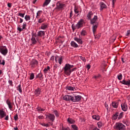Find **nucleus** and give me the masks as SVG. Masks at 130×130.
I'll list each match as a JSON object with an SVG mask.
<instances>
[{
  "label": "nucleus",
  "instance_id": "39",
  "mask_svg": "<svg viewBox=\"0 0 130 130\" xmlns=\"http://www.w3.org/2000/svg\"><path fill=\"white\" fill-rule=\"evenodd\" d=\"M79 59H81V60H83L84 62H86V58L85 57H83L82 56H80L79 57Z\"/></svg>",
  "mask_w": 130,
  "mask_h": 130
},
{
  "label": "nucleus",
  "instance_id": "10",
  "mask_svg": "<svg viewBox=\"0 0 130 130\" xmlns=\"http://www.w3.org/2000/svg\"><path fill=\"white\" fill-rule=\"evenodd\" d=\"M98 18V17H97V16L94 15L93 19H90V24H91V25H94V24L95 25H96V24H97L96 21H97Z\"/></svg>",
  "mask_w": 130,
  "mask_h": 130
},
{
  "label": "nucleus",
  "instance_id": "27",
  "mask_svg": "<svg viewBox=\"0 0 130 130\" xmlns=\"http://www.w3.org/2000/svg\"><path fill=\"white\" fill-rule=\"evenodd\" d=\"M41 14H42V11H39L37 13L36 18L37 19H39V18H40V16H41Z\"/></svg>",
  "mask_w": 130,
  "mask_h": 130
},
{
  "label": "nucleus",
  "instance_id": "36",
  "mask_svg": "<svg viewBox=\"0 0 130 130\" xmlns=\"http://www.w3.org/2000/svg\"><path fill=\"white\" fill-rule=\"evenodd\" d=\"M117 78L119 81L122 80V74L121 73L119 74L117 76Z\"/></svg>",
  "mask_w": 130,
  "mask_h": 130
},
{
  "label": "nucleus",
  "instance_id": "42",
  "mask_svg": "<svg viewBox=\"0 0 130 130\" xmlns=\"http://www.w3.org/2000/svg\"><path fill=\"white\" fill-rule=\"evenodd\" d=\"M72 30L73 31H75V30H76V29H78V27L77 26V24L76 25H75L74 24H72Z\"/></svg>",
  "mask_w": 130,
  "mask_h": 130
},
{
  "label": "nucleus",
  "instance_id": "6",
  "mask_svg": "<svg viewBox=\"0 0 130 130\" xmlns=\"http://www.w3.org/2000/svg\"><path fill=\"white\" fill-rule=\"evenodd\" d=\"M65 6L66 5L64 4L61 3L60 2H57L56 4V7L55 8V9L62 10V9L64 8Z\"/></svg>",
  "mask_w": 130,
  "mask_h": 130
},
{
  "label": "nucleus",
  "instance_id": "31",
  "mask_svg": "<svg viewBox=\"0 0 130 130\" xmlns=\"http://www.w3.org/2000/svg\"><path fill=\"white\" fill-rule=\"evenodd\" d=\"M68 121L69 122V123H71V124H73L75 122V121L74 120V119H73L71 118H69L68 119Z\"/></svg>",
  "mask_w": 130,
  "mask_h": 130
},
{
  "label": "nucleus",
  "instance_id": "7",
  "mask_svg": "<svg viewBox=\"0 0 130 130\" xmlns=\"http://www.w3.org/2000/svg\"><path fill=\"white\" fill-rule=\"evenodd\" d=\"M46 118H49L52 122H53L55 119V116L52 114H49L46 115Z\"/></svg>",
  "mask_w": 130,
  "mask_h": 130
},
{
  "label": "nucleus",
  "instance_id": "51",
  "mask_svg": "<svg viewBox=\"0 0 130 130\" xmlns=\"http://www.w3.org/2000/svg\"><path fill=\"white\" fill-rule=\"evenodd\" d=\"M126 36H127V37H129V36H130V30H128L127 31Z\"/></svg>",
  "mask_w": 130,
  "mask_h": 130
},
{
  "label": "nucleus",
  "instance_id": "32",
  "mask_svg": "<svg viewBox=\"0 0 130 130\" xmlns=\"http://www.w3.org/2000/svg\"><path fill=\"white\" fill-rule=\"evenodd\" d=\"M17 90L19 91L20 93H22V86L21 84H19L18 87H17Z\"/></svg>",
  "mask_w": 130,
  "mask_h": 130
},
{
  "label": "nucleus",
  "instance_id": "26",
  "mask_svg": "<svg viewBox=\"0 0 130 130\" xmlns=\"http://www.w3.org/2000/svg\"><path fill=\"white\" fill-rule=\"evenodd\" d=\"M118 115H119L118 112H117L115 114H113L112 116V119H114V120L117 119V118L118 117Z\"/></svg>",
  "mask_w": 130,
  "mask_h": 130
},
{
  "label": "nucleus",
  "instance_id": "8",
  "mask_svg": "<svg viewBox=\"0 0 130 130\" xmlns=\"http://www.w3.org/2000/svg\"><path fill=\"white\" fill-rule=\"evenodd\" d=\"M84 20L80 19V21L76 24L77 29H80V28L83 27V25H84Z\"/></svg>",
  "mask_w": 130,
  "mask_h": 130
},
{
  "label": "nucleus",
  "instance_id": "11",
  "mask_svg": "<svg viewBox=\"0 0 130 130\" xmlns=\"http://www.w3.org/2000/svg\"><path fill=\"white\" fill-rule=\"evenodd\" d=\"M5 116H7V113L4 111V109L0 110V117L4 118Z\"/></svg>",
  "mask_w": 130,
  "mask_h": 130
},
{
  "label": "nucleus",
  "instance_id": "50",
  "mask_svg": "<svg viewBox=\"0 0 130 130\" xmlns=\"http://www.w3.org/2000/svg\"><path fill=\"white\" fill-rule=\"evenodd\" d=\"M74 12L75 14H78L79 13V11H78V8L75 7Z\"/></svg>",
  "mask_w": 130,
  "mask_h": 130
},
{
  "label": "nucleus",
  "instance_id": "54",
  "mask_svg": "<svg viewBox=\"0 0 130 130\" xmlns=\"http://www.w3.org/2000/svg\"><path fill=\"white\" fill-rule=\"evenodd\" d=\"M42 126H43L48 127V126H49V124L43 123V124H42Z\"/></svg>",
  "mask_w": 130,
  "mask_h": 130
},
{
  "label": "nucleus",
  "instance_id": "22",
  "mask_svg": "<svg viewBox=\"0 0 130 130\" xmlns=\"http://www.w3.org/2000/svg\"><path fill=\"white\" fill-rule=\"evenodd\" d=\"M93 12H92V11H90L88 13L87 17L89 20H91V18H92V17H93Z\"/></svg>",
  "mask_w": 130,
  "mask_h": 130
},
{
  "label": "nucleus",
  "instance_id": "18",
  "mask_svg": "<svg viewBox=\"0 0 130 130\" xmlns=\"http://www.w3.org/2000/svg\"><path fill=\"white\" fill-rule=\"evenodd\" d=\"M75 89H76L74 87H73V86H71L70 85H68L67 87H66V90L68 92V91H74V90H75Z\"/></svg>",
  "mask_w": 130,
  "mask_h": 130
},
{
  "label": "nucleus",
  "instance_id": "40",
  "mask_svg": "<svg viewBox=\"0 0 130 130\" xmlns=\"http://www.w3.org/2000/svg\"><path fill=\"white\" fill-rule=\"evenodd\" d=\"M101 77V75L100 74H98V75H94L93 78L95 79V80H97V79H100V77Z\"/></svg>",
  "mask_w": 130,
  "mask_h": 130
},
{
  "label": "nucleus",
  "instance_id": "38",
  "mask_svg": "<svg viewBox=\"0 0 130 130\" xmlns=\"http://www.w3.org/2000/svg\"><path fill=\"white\" fill-rule=\"evenodd\" d=\"M53 113H54L55 115L56 116V117H58L59 116V115L58 114V112H57V110H55L53 111Z\"/></svg>",
  "mask_w": 130,
  "mask_h": 130
},
{
  "label": "nucleus",
  "instance_id": "20",
  "mask_svg": "<svg viewBox=\"0 0 130 130\" xmlns=\"http://www.w3.org/2000/svg\"><path fill=\"white\" fill-rule=\"evenodd\" d=\"M51 2V0H45V2L44 3L43 5V7H47V6H48L49 4H50V2Z\"/></svg>",
  "mask_w": 130,
  "mask_h": 130
},
{
  "label": "nucleus",
  "instance_id": "49",
  "mask_svg": "<svg viewBox=\"0 0 130 130\" xmlns=\"http://www.w3.org/2000/svg\"><path fill=\"white\" fill-rule=\"evenodd\" d=\"M116 2V0H112V7L113 8H114V4H115V3Z\"/></svg>",
  "mask_w": 130,
  "mask_h": 130
},
{
  "label": "nucleus",
  "instance_id": "34",
  "mask_svg": "<svg viewBox=\"0 0 130 130\" xmlns=\"http://www.w3.org/2000/svg\"><path fill=\"white\" fill-rule=\"evenodd\" d=\"M122 117H123V112H121V113H119L118 119H121V118H122Z\"/></svg>",
  "mask_w": 130,
  "mask_h": 130
},
{
  "label": "nucleus",
  "instance_id": "1",
  "mask_svg": "<svg viewBox=\"0 0 130 130\" xmlns=\"http://www.w3.org/2000/svg\"><path fill=\"white\" fill-rule=\"evenodd\" d=\"M63 100L66 101H72V102H80L82 99V96L78 95V92H74L73 94L66 95L63 97Z\"/></svg>",
  "mask_w": 130,
  "mask_h": 130
},
{
  "label": "nucleus",
  "instance_id": "30",
  "mask_svg": "<svg viewBox=\"0 0 130 130\" xmlns=\"http://www.w3.org/2000/svg\"><path fill=\"white\" fill-rule=\"evenodd\" d=\"M45 21V19L43 18H41L40 19H38V23H39L40 24H41L42 23H43V22Z\"/></svg>",
  "mask_w": 130,
  "mask_h": 130
},
{
  "label": "nucleus",
  "instance_id": "23",
  "mask_svg": "<svg viewBox=\"0 0 130 130\" xmlns=\"http://www.w3.org/2000/svg\"><path fill=\"white\" fill-rule=\"evenodd\" d=\"M48 27L47 24L46 23H43L41 25V28L42 30H45Z\"/></svg>",
  "mask_w": 130,
  "mask_h": 130
},
{
  "label": "nucleus",
  "instance_id": "15",
  "mask_svg": "<svg viewBox=\"0 0 130 130\" xmlns=\"http://www.w3.org/2000/svg\"><path fill=\"white\" fill-rule=\"evenodd\" d=\"M41 93V89L39 88H37L35 91V95H36V96H39Z\"/></svg>",
  "mask_w": 130,
  "mask_h": 130
},
{
  "label": "nucleus",
  "instance_id": "3",
  "mask_svg": "<svg viewBox=\"0 0 130 130\" xmlns=\"http://www.w3.org/2000/svg\"><path fill=\"white\" fill-rule=\"evenodd\" d=\"M114 128L116 130H125V125L121 123H117L114 126Z\"/></svg>",
  "mask_w": 130,
  "mask_h": 130
},
{
  "label": "nucleus",
  "instance_id": "19",
  "mask_svg": "<svg viewBox=\"0 0 130 130\" xmlns=\"http://www.w3.org/2000/svg\"><path fill=\"white\" fill-rule=\"evenodd\" d=\"M119 103L117 102H113L112 103V106L114 107V108H117L118 107Z\"/></svg>",
  "mask_w": 130,
  "mask_h": 130
},
{
  "label": "nucleus",
  "instance_id": "41",
  "mask_svg": "<svg viewBox=\"0 0 130 130\" xmlns=\"http://www.w3.org/2000/svg\"><path fill=\"white\" fill-rule=\"evenodd\" d=\"M94 36L95 37V39H99V38H100V37H101V34H99L95 36L94 35Z\"/></svg>",
  "mask_w": 130,
  "mask_h": 130
},
{
  "label": "nucleus",
  "instance_id": "13",
  "mask_svg": "<svg viewBox=\"0 0 130 130\" xmlns=\"http://www.w3.org/2000/svg\"><path fill=\"white\" fill-rule=\"evenodd\" d=\"M121 107L122 108V110L123 111H127V106L125 103H122L121 104Z\"/></svg>",
  "mask_w": 130,
  "mask_h": 130
},
{
  "label": "nucleus",
  "instance_id": "45",
  "mask_svg": "<svg viewBox=\"0 0 130 130\" xmlns=\"http://www.w3.org/2000/svg\"><path fill=\"white\" fill-rule=\"evenodd\" d=\"M18 16H19V17H21V18H24V17L25 16V13H19L18 14Z\"/></svg>",
  "mask_w": 130,
  "mask_h": 130
},
{
  "label": "nucleus",
  "instance_id": "29",
  "mask_svg": "<svg viewBox=\"0 0 130 130\" xmlns=\"http://www.w3.org/2000/svg\"><path fill=\"white\" fill-rule=\"evenodd\" d=\"M50 70V67L49 66H47V68H45L44 70V72L45 74H47L48 71Z\"/></svg>",
  "mask_w": 130,
  "mask_h": 130
},
{
  "label": "nucleus",
  "instance_id": "9",
  "mask_svg": "<svg viewBox=\"0 0 130 130\" xmlns=\"http://www.w3.org/2000/svg\"><path fill=\"white\" fill-rule=\"evenodd\" d=\"M27 27V23L24 22L22 25V28L21 27L18 26L17 30L18 31H19V32H22L24 29H26V27Z\"/></svg>",
  "mask_w": 130,
  "mask_h": 130
},
{
  "label": "nucleus",
  "instance_id": "56",
  "mask_svg": "<svg viewBox=\"0 0 130 130\" xmlns=\"http://www.w3.org/2000/svg\"><path fill=\"white\" fill-rule=\"evenodd\" d=\"M77 70L76 68H73V69H71L70 72L71 74L72 73V72H74V71H76Z\"/></svg>",
  "mask_w": 130,
  "mask_h": 130
},
{
  "label": "nucleus",
  "instance_id": "64",
  "mask_svg": "<svg viewBox=\"0 0 130 130\" xmlns=\"http://www.w3.org/2000/svg\"><path fill=\"white\" fill-rule=\"evenodd\" d=\"M64 130H71V129L70 128V127H67L65 128Z\"/></svg>",
  "mask_w": 130,
  "mask_h": 130
},
{
  "label": "nucleus",
  "instance_id": "17",
  "mask_svg": "<svg viewBox=\"0 0 130 130\" xmlns=\"http://www.w3.org/2000/svg\"><path fill=\"white\" fill-rule=\"evenodd\" d=\"M45 35V32L44 31L40 30L38 32V36L39 37H42Z\"/></svg>",
  "mask_w": 130,
  "mask_h": 130
},
{
  "label": "nucleus",
  "instance_id": "5",
  "mask_svg": "<svg viewBox=\"0 0 130 130\" xmlns=\"http://www.w3.org/2000/svg\"><path fill=\"white\" fill-rule=\"evenodd\" d=\"M38 64V61L36 60V59H32L30 63V66L32 69H34V68H36L37 67Z\"/></svg>",
  "mask_w": 130,
  "mask_h": 130
},
{
  "label": "nucleus",
  "instance_id": "46",
  "mask_svg": "<svg viewBox=\"0 0 130 130\" xmlns=\"http://www.w3.org/2000/svg\"><path fill=\"white\" fill-rule=\"evenodd\" d=\"M81 34L82 36H85V35L87 34V32L85 30H82Z\"/></svg>",
  "mask_w": 130,
  "mask_h": 130
},
{
  "label": "nucleus",
  "instance_id": "37",
  "mask_svg": "<svg viewBox=\"0 0 130 130\" xmlns=\"http://www.w3.org/2000/svg\"><path fill=\"white\" fill-rule=\"evenodd\" d=\"M97 124H98V127H99V128H100L102 126H103V123H102V122H101V121L98 122Z\"/></svg>",
  "mask_w": 130,
  "mask_h": 130
},
{
  "label": "nucleus",
  "instance_id": "35",
  "mask_svg": "<svg viewBox=\"0 0 130 130\" xmlns=\"http://www.w3.org/2000/svg\"><path fill=\"white\" fill-rule=\"evenodd\" d=\"M71 126L74 130H79L78 126L75 124L72 125Z\"/></svg>",
  "mask_w": 130,
  "mask_h": 130
},
{
  "label": "nucleus",
  "instance_id": "43",
  "mask_svg": "<svg viewBox=\"0 0 130 130\" xmlns=\"http://www.w3.org/2000/svg\"><path fill=\"white\" fill-rule=\"evenodd\" d=\"M37 110L38 111L42 112V111H44L45 110H44V109H42L41 107H38V108H37Z\"/></svg>",
  "mask_w": 130,
  "mask_h": 130
},
{
  "label": "nucleus",
  "instance_id": "53",
  "mask_svg": "<svg viewBox=\"0 0 130 130\" xmlns=\"http://www.w3.org/2000/svg\"><path fill=\"white\" fill-rule=\"evenodd\" d=\"M18 114H16L14 116V119H15V120H18Z\"/></svg>",
  "mask_w": 130,
  "mask_h": 130
},
{
  "label": "nucleus",
  "instance_id": "58",
  "mask_svg": "<svg viewBox=\"0 0 130 130\" xmlns=\"http://www.w3.org/2000/svg\"><path fill=\"white\" fill-rule=\"evenodd\" d=\"M7 6L9 8H12V4L11 3H8Z\"/></svg>",
  "mask_w": 130,
  "mask_h": 130
},
{
  "label": "nucleus",
  "instance_id": "57",
  "mask_svg": "<svg viewBox=\"0 0 130 130\" xmlns=\"http://www.w3.org/2000/svg\"><path fill=\"white\" fill-rule=\"evenodd\" d=\"M91 130H100V129L98 128L97 127H93Z\"/></svg>",
  "mask_w": 130,
  "mask_h": 130
},
{
  "label": "nucleus",
  "instance_id": "63",
  "mask_svg": "<svg viewBox=\"0 0 130 130\" xmlns=\"http://www.w3.org/2000/svg\"><path fill=\"white\" fill-rule=\"evenodd\" d=\"M38 118H39V119H42V118H43V116H39L38 117Z\"/></svg>",
  "mask_w": 130,
  "mask_h": 130
},
{
  "label": "nucleus",
  "instance_id": "61",
  "mask_svg": "<svg viewBox=\"0 0 130 130\" xmlns=\"http://www.w3.org/2000/svg\"><path fill=\"white\" fill-rule=\"evenodd\" d=\"M5 120H9V116H6V117L5 118Z\"/></svg>",
  "mask_w": 130,
  "mask_h": 130
},
{
  "label": "nucleus",
  "instance_id": "25",
  "mask_svg": "<svg viewBox=\"0 0 130 130\" xmlns=\"http://www.w3.org/2000/svg\"><path fill=\"white\" fill-rule=\"evenodd\" d=\"M93 119H95V120H100V116L98 115H93L92 116Z\"/></svg>",
  "mask_w": 130,
  "mask_h": 130
},
{
  "label": "nucleus",
  "instance_id": "33",
  "mask_svg": "<svg viewBox=\"0 0 130 130\" xmlns=\"http://www.w3.org/2000/svg\"><path fill=\"white\" fill-rule=\"evenodd\" d=\"M24 19L25 21H29V20H31V17H30V16L26 15L25 16Z\"/></svg>",
  "mask_w": 130,
  "mask_h": 130
},
{
  "label": "nucleus",
  "instance_id": "59",
  "mask_svg": "<svg viewBox=\"0 0 130 130\" xmlns=\"http://www.w3.org/2000/svg\"><path fill=\"white\" fill-rule=\"evenodd\" d=\"M19 20H20V21H19L20 24H22V23H23V19L19 18Z\"/></svg>",
  "mask_w": 130,
  "mask_h": 130
},
{
  "label": "nucleus",
  "instance_id": "52",
  "mask_svg": "<svg viewBox=\"0 0 130 130\" xmlns=\"http://www.w3.org/2000/svg\"><path fill=\"white\" fill-rule=\"evenodd\" d=\"M61 60H62L61 57H59L58 58V62H59V64H61Z\"/></svg>",
  "mask_w": 130,
  "mask_h": 130
},
{
  "label": "nucleus",
  "instance_id": "2",
  "mask_svg": "<svg viewBox=\"0 0 130 130\" xmlns=\"http://www.w3.org/2000/svg\"><path fill=\"white\" fill-rule=\"evenodd\" d=\"M73 68H74L73 65H71L69 63L66 64L64 68V72L65 75H67V76H70L71 69H73Z\"/></svg>",
  "mask_w": 130,
  "mask_h": 130
},
{
  "label": "nucleus",
  "instance_id": "14",
  "mask_svg": "<svg viewBox=\"0 0 130 130\" xmlns=\"http://www.w3.org/2000/svg\"><path fill=\"white\" fill-rule=\"evenodd\" d=\"M6 103L7 105L8 106V107L10 110H12L13 109V105H14V103H11L9 100H7L6 101Z\"/></svg>",
  "mask_w": 130,
  "mask_h": 130
},
{
  "label": "nucleus",
  "instance_id": "47",
  "mask_svg": "<svg viewBox=\"0 0 130 130\" xmlns=\"http://www.w3.org/2000/svg\"><path fill=\"white\" fill-rule=\"evenodd\" d=\"M8 83L10 85V86H11L12 87H13V86H14V84H13V81L9 80L8 81Z\"/></svg>",
  "mask_w": 130,
  "mask_h": 130
},
{
  "label": "nucleus",
  "instance_id": "44",
  "mask_svg": "<svg viewBox=\"0 0 130 130\" xmlns=\"http://www.w3.org/2000/svg\"><path fill=\"white\" fill-rule=\"evenodd\" d=\"M35 75L34 73H31L30 75L29 80H33L34 79Z\"/></svg>",
  "mask_w": 130,
  "mask_h": 130
},
{
  "label": "nucleus",
  "instance_id": "48",
  "mask_svg": "<svg viewBox=\"0 0 130 130\" xmlns=\"http://www.w3.org/2000/svg\"><path fill=\"white\" fill-rule=\"evenodd\" d=\"M42 74L41 73H39L37 76V78H42Z\"/></svg>",
  "mask_w": 130,
  "mask_h": 130
},
{
  "label": "nucleus",
  "instance_id": "4",
  "mask_svg": "<svg viewBox=\"0 0 130 130\" xmlns=\"http://www.w3.org/2000/svg\"><path fill=\"white\" fill-rule=\"evenodd\" d=\"M8 48L6 46H0V52L3 55L6 56L8 54Z\"/></svg>",
  "mask_w": 130,
  "mask_h": 130
},
{
  "label": "nucleus",
  "instance_id": "62",
  "mask_svg": "<svg viewBox=\"0 0 130 130\" xmlns=\"http://www.w3.org/2000/svg\"><path fill=\"white\" fill-rule=\"evenodd\" d=\"M121 60L123 63H124V62H125V59H124L123 58H121Z\"/></svg>",
  "mask_w": 130,
  "mask_h": 130
},
{
  "label": "nucleus",
  "instance_id": "21",
  "mask_svg": "<svg viewBox=\"0 0 130 130\" xmlns=\"http://www.w3.org/2000/svg\"><path fill=\"white\" fill-rule=\"evenodd\" d=\"M74 40L75 41H77L79 44H83V41H82V39H79L77 37H76L74 38Z\"/></svg>",
  "mask_w": 130,
  "mask_h": 130
},
{
  "label": "nucleus",
  "instance_id": "28",
  "mask_svg": "<svg viewBox=\"0 0 130 130\" xmlns=\"http://www.w3.org/2000/svg\"><path fill=\"white\" fill-rule=\"evenodd\" d=\"M106 5L104 3H101V10H102L103 9H106Z\"/></svg>",
  "mask_w": 130,
  "mask_h": 130
},
{
  "label": "nucleus",
  "instance_id": "55",
  "mask_svg": "<svg viewBox=\"0 0 130 130\" xmlns=\"http://www.w3.org/2000/svg\"><path fill=\"white\" fill-rule=\"evenodd\" d=\"M72 17H73V11H71L70 12V18L72 19Z\"/></svg>",
  "mask_w": 130,
  "mask_h": 130
},
{
  "label": "nucleus",
  "instance_id": "12",
  "mask_svg": "<svg viewBox=\"0 0 130 130\" xmlns=\"http://www.w3.org/2000/svg\"><path fill=\"white\" fill-rule=\"evenodd\" d=\"M35 37H36V36L35 34H32V38L31 39V41L32 44H36L37 43V41H36V39H35Z\"/></svg>",
  "mask_w": 130,
  "mask_h": 130
},
{
  "label": "nucleus",
  "instance_id": "24",
  "mask_svg": "<svg viewBox=\"0 0 130 130\" xmlns=\"http://www.w3.org/2000/svg\"><path fill=\"white\" fill-rule=\"evenodd\" d=\"M71 46H72L73 47H79V45H78V44H77V43H76V42H75V41H72L71 43Z\"/></svg>",
  "mask_w": 130,
  "mask_h": 130
},
{
  "label": "nucleus",
  "instance_id": "16",
  "mask_svg": "<svg viewBox=\"0 0 130 130\" xmlns=\"http://www.w3.org/2000/svg\"><path fill=\"white\" fill-rule=\"evenodd\" d=\"M98 27V23H95V24H93L92 31H93V35L94 36H95V32H96V30H97Z\"/></svg>",
  "mask_w": 130,
  "mask_h": 130
},
{
  "label": "nucleus",
  "instance_id": "60",
  "mask_svg": "<svg viewBox=\"0 0 130 130\" xmlns=\"http://www.w3.org/2000/svg\"><path fill=\"white\" fill-rule=\"evenodd\" d=\"M86 68H87L88 71H89V70H90V68H91V67L90 66L89 64H88V65L86 66Z\"/></svg>",
  "mask_w": 130,
  "mask_h": 130
}]
</instances>
